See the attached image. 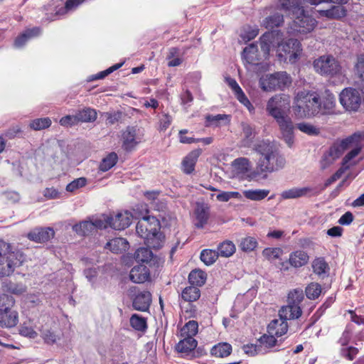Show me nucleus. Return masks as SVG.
Wrapping results in <instances>:
<instances>
[{
	"label": "nucleus",
	"mask_w": 364,
	"mask_h": 364,
	"mask_svg": "<svg viewBox=\"0 0 364 364\" xmlns=\"http://www.w3.org/2000/svg\"><path fill=\"white\" fill-rule=\"evenodd\" d=\"M280 39L278 33L267 32L260 38V46L264 58L266 59L270 51L277 44L276 55L281 62L295 63L302 54L301 43L296 39H289L285 42L279 43Z\"/></svg>",
	"instance_id": "1"
},
{
	"label": "nucleus",
	"mask_w": 364,
	"mask_h": 364,
	"mask_svg": "<svg viewBox=\"0 0 364 364\" xmlns=\"http://www.w3.org/2000/svg\"><path fill=\"white\" fill-rule=\"evenodd\" d=\"M254 149L260 156L257 164L260 172H272L284 166L285 159L279 154L274 144L261 141L255 146Z\"/></svg>",
	"instance_id": "2"
},
{
	"label": "nucleus",
	"mask_w": 364,
	"mask_h": 364,
	"mask_svg": "<svg viewBox=\"0 0 364 364\" xmlns=\"http://www.w3.org/2000/svg\"><path fill=\"white\" fill-rule=\"evenodd\" d=\"M293 112L300 119L311 118L319 114V95L309 90L299 91L294 96Z\"/></svg>",
	"instance_id": "3"
},
{
	"label": "nucleus",
	"mask_w": 364,
	"mask_h": 364,
	"mask_svg": "<svg viewBox=\"0 0 364 364\" xmlns=\"http://www.w3.org/2000/svg\"><path fill=\"white\" fill-rule=\"evenodd\" d=\"M24 262L23 255L11 245L0 240V278L11 277Z\"/></svg>",
	"instance_id": "4"
},
{
	"label": "nucleus",
	"mask_w": 364,
	"mask_h": 364,
	"mask_svg": "<svg viewBox=\"0 0 364 364\" xmlns=\"http://www.w3.org/2000/svg\"><path fill=\"white\" fill-rule=\"evenodd\" d=\"M364 139V133L357 132L353 135L335 142L328 149L327 153L323 156L321 166L325 168L344 152L349 149V146L356 144L358 140Z\"/></svg>",
	"instance_id": "5"
},
{
	"label": "nucleus",
	"mask_w": 364,
	"mask_h": 364,
	"mask_svg": "<svg viewBox=\"0 0 364 364\" xmlns=\"http://www.w3.org/2000/svg\"><path fill=\"white\" fill-rule=\"evenodd\" d=\"M143 211L138 213V209L134 210L135 217L140 218L136 227V233L143 239L149 237L159 230L160 224L159 220L154 217L148 215V208L146 205L141 206Z\"/></svg>",
	"instance_id": "6"
},
{
	"label": "nucleus",
	"mask_w": 364,
	"mask_h": 364,
	"mask_svg": "<svg viewBox=\"0 0 364 364\" xmlns=\"http://www.w3.org/2000/svg\"><path fill=\"white\" fill-rule=\"evenodd\" d=\"M259 82L263 91L272 92L277 90H282L290 86L291 78L286 72H278L262 75Z\"/></svg>",
	"instance_id": "7"
},
{
	"label": "nucleus",
	"mask_w": 364,
	"mask_h": 364,
	"mask_svg": "<svg viewBox=\"0 0 364 364\" xmlns=\"http://www.w3.org/2000/svg\"><path fill=\"white\" fill-rule=\"evenodd\" d=\"M289 108L290 97L284 94H277L269 99L266 111L269 116L277 120L288 116Z\"/></svg>",
	"instance_id": "8"
},
{
	"label": "nucleus",
	"mask_w": 364,
	"mask_h": 364,
	"mask_svg": "<svg viewBox=\"0 0 364 364\" xmlns=\"http://www.w3.org/2000/svg\"><path fill=\"white\" fill-rule=\"evenodd\" d=\"M317 26V21L305 12L304 9L293 15V21L290 28L298 35H306L311 33Z\"/></svg>",
	"instance_id": "9"
},
{
	"label": "nucleus",
	"mask_w": 364,
	"mask_h": 364,
	"mask_svg": "<svg viewBox=\"0 0 364 364\" xmlns=\"http://www.w3.org/2000/svg\"><path fill=\"white\" fill-rule=\"evenodd\" d=\"M315 70L323 75H336L341 73V66L332 55H324L314 61Z\"/></svg>",
	"instance_id": "10"
},
{
	"label": "nucleus",
	"mask_w": 364,
	"mask_h": 364,
	"mask_svg": "<svg viewBox=\"0 0 364 364\" xmlns=\"http://www.w3.org/2000/svg\"><path fill=\"white\" fill-rule=\"evenodd\" d=\"M231 174L232 177L241 180L252 179L254 174L250 161L245 157L235 159L231 163Z\"/></svg>",
	"instance_id": "11"
},
{
	"label": "nucleus",
	"mask_w": 364,
	"mask_h": 364,
	"mask_svg": "<svg viewBox=\"0 0 364 364\" xmlns=\"http://www.w3.org/2000/svg\"><path fill=\"white\" fill-rule=\"evenodd\" d=\"M277 7H266L260 11L262 20L260 21L261 26L267 29H274L281 26L284 23V16L276 11Z\"/></svg>",
	"instance_id": "12"
},
{
	"label": "nucleus",
	"mask_w": 364,
	"mask_h": 364,
	"mask_svg": "<svg viewBox=\"0 0 364 364\" xmlns=\"http://www.w3.org/2000/svg\"><path fill=\"white\" fill-rule=\"evenodd\" d=\"M340 102L348 111H357L361 103V97L358 90L346 88L340 94Z\"/></svg>",
	"instance_id": "13"
},
{
	"label": "nucleus",
	"mask_w": 364,
	"mask_h": 364,
	"mask_svg": "<svg viewBox=\"0 0 364 364\" xmlns=\"http://www.w3.org/2000/svg\"><path fill=\"white\" fill-rule=\"evenodd\" d=\"M103 220L107 221L108 226L117 230H124L132 223L133 215L129 211H121L112 217L102 216Z\"/></svg>",
	"instance_id": "14"
},
{
	"label": "nucleus",
	"mask_w": 364,
	"mask_h": 364,
	"mask_svg": "<svg viewBox=\"0 0 364 364\" xmlns=\"http://www.w3.org/2000/svg\"><path fill=\"white\" fill-rule=\"evenodd\" d=\"M275 121L279 126L281 138L291 147L294 142V125L291 119L289 116H284Z\"/></svg>",
	"instance_id": "15"
},
{
	"label": "nucleus",
	"mask_w": 364,
	"mask_h": 364,
	"mask_svg": "<svg viewBox=\"0 0 364 364\" xmlns=\"http://www.w3.org/2000/svg\"><path fill=\"white\" fill-rule=\"evenodd\" d=\"M108 227L107 221L103 220L102 216L93 221L85 220L73 226V229L79 235H87L95 229H102Z\"/></svg>",
	"instance_id": "16"
},
{
	"label": "nucleus",
	"mask_w": 364,
	"mask_h": 364,
	"mask_svg": "<svg viewBox=\"0 0 364 364\" xmlns=\"http://www.w3.org/2000/svg\"><path fill=\"white\" fill-rule=\"evenodd\" d=\"M225 82L232 90L237 100L243 105L250 113H253L255 107L250 102L236 80L231 77H225Z\"/></svg>",
	"instance_id": "17"
},
{
	"label": "nucleus",
	"mask_w": 364,
	"mask_h": 364,
	"mask_svg": "<svg viewBox=\"0 0 364 364\" xmlns=\"http://www.w3.org/2000/svg\"><path fill=\"white\" fill-rule=\"evenodd\" d=\"M363 140V139L358 140L356 144L349 146V149H352L343 159L342 166L340 168L343 173L358 163L359 160L358 156L361 150V141Z\"/></svg>",
	"instance_id": "18"
},
{
	"label": "nucleus",
	"mask_w": 364,
	"mask_h": 364,
	"mask_svg": "<svg viewBox=\"0 0 364 364\" xmlns=\"http://www.w3.org/2000/svg\"><path fill=\"white\" fill-rule=\"evenodd\" d=\"M195 225L202 228L207 223L209 218V207L204 203H196L193 212Z\"/></svg>",
	"instance_id": "19"
},
{
	"label": "nucleus",
	"mask_w": 364,
	"mask_h": 364,
	"mask_svg": "<svg viewBox=\"0 0 364 364\" xmlns=\"http://www.w3.org/2000/svg\"><path fill=\"white\" fill-rule=\"evenodd\" d=\"M201 152V149H199L193 150L183 159L181 168L185 173L191 174L194 171L196 164Z\"/></svg>",
	"instance_id": "20"
},
{
	"label": "nucleus",
	"mask_w": 364,
	"mask_h": 364,
	"mask_svg": "<svg viewBox=\"0 0 364 364\" xmlns=\"http://www.w3.org/2000/svg\"><path fill=\"white\" fill-rule=\"evenodd\" d=\"M54 236V230L50 228H36L28 235V237L34 242H44Z\"/></svg>",
	"instance_id": "21"
},
{
	"label": "nucleus",
	"mask_w": 364,
	"mask_h": 364,
	"mask_svg": "<svg viewBox=\"0 0 364 364\" xmlns=\"http://www.w3.org/2000/svg\"><path fill=\"white\" fill-rule=\"evenodd\" d=\"M242 58L247 63L251 65H256L258 63L259 60L264 58V54L262 55V57H261L258 53L257 46L254 43H252L244 48Z\"/></svg>",
	"instance_id": "22"
},
{
	"label": "nucleus",
	"mask_w": 364,
	"mask_h": 364,
	"mask_svg": "<svg viewBox=\"0 0 364 364\" xmlns=\"http://www.w3.org/2000/svg\"><path fill=\"white\" fill-rule=\"evenodd\" d=\"M18 312L15 309H11L9 311L0 312V326L1 327H14L18 323Z\"/></svg>",
	"instance_id": "23"
},
{
	"label": "nucleus",
	"mask_w": 364,
	"mask_h": 364,
	"mask_svg": "<svg viewBox=\"0 0 364 364\" xmlns=\"http://www.w3.org/2000/svg\"><path fill=\"white\" fill-rule=\"evenodd\" d=\"M287 321L280 316L279 318L272 321L268 326V333L277 337L283 336L288 330Z\"/></svg>",
	"instance_id": "24"
},
{
	"label": "nucleus",
	"mask_w": 364,
	"mask_h": 364,
	"mask_svg": "<svg viewBox=\"0 0 364 364\" xmlns=\"http://www.w3.org/2000/svg\"><path fill=\"white\" fill-rule=\"evenodd\" d=\"M312 192L309 187H293L282 191L280 194L282 200L295 199L306 196Z\"/></svg>",
	"instance_id": "25"
},
{
	"label": "nucleus",
	"mask_w": 364,
	"mask_h": 364,
	"mask_svg": "<svg viewBox=\"0 0 364 364\" xmlns=\"http://www.w3.org/2000/svg\"><path fill=\"white\" fill-rule=\"evenodd\" d=\"M149 277L148 268L144 265L134 267L130 271L129 278L134 283H144Z\"/></svg>",
	"instance_id": "26"
},
{
	"label": "nucleus",
	"mask_w": 364,
	"mask_h": 364,
	"mask_svg": "<svg viewBox=\"0 0 364 364\" xmlns=\"http://www.w3.org/2000/svg\"><path fill=\"white\" fill-rule=\"evenodd\" d=\"M318 18L334 19L342 18L346 16V11L341 6H332L328 9L317 10Z\"/></svg>",
	"instance_id": "27"
},
{
	"label": "nucleus",
	"mask_w": 364,
	"mask_h": 364,
	"mask_svg": "<svg viewBox=\"0 0 364 364\" xmlns=\"http://www.w3.org/2000/svg\"><path fill=\"white\" fill-rule=\"evenodd\" d=\"M319 114H333L334 112V108L336 106V98L332 94L326 92V95L323 97L321 100L319 98Z\"/></svg>",
	"instance_id": "28"
},
{
	"label": "nucleus",
	"mask_w": 364,
	"mask_h": 364,
	"mask_svg": "<svg viewBox=\"0 0 364 364\" xmlns=\"http://www.w3.org/2000/svg\"><path fill=\"white\" fill-rule=\"evenodd\" d=\"M151 302V295L150 292L144 291L136 295L133 301V306L136 310L146 311L148 310Z\"/></svg>",
	"instance_id": "29"
},
{
	"label": "nucleus",
	"mask_w": 364,
	"mask_h": 364,
	"mask_svg": "<svg viewBox=\"0 0 364 364\" xmlns=\"http://www.w3.org/2000/svg\"><path fill=\"white\" fill-rule=\"evenodd\" d=\"M309 259L308 254L304 250H296L290 253L289 262L291 266L299 268L306 265Z\"/></svg>",
	"instance_id": "30"
},
{
	"label": "nucleus",
	"mask_w": 364,
	"mask_h": 364,
	"mask_svg": "<svg viewBox=\"0 0 364 364\" xmlns=\"http://www.w3.org/2000/svg\"><path fill=\"white\" fill-rule=\"evenodd\" d=\"M276 6L277 9L289 12L292 16L303 9L301 0H279Z\"/></svg>",
	"instance_id": "31"
},
{
	"label": "nucleus",
	"mask_w": 364,
	"mask_h": 364,
	"mask_svg": "<svg viewBox=\"0 0 364 364\" xmlns=\"http://www.w3.org/2000/svg\"><path fill=\"white\" fill-rule=\"evenodd\" d=\"M242 132L240 141L241 147H250L254 141L255 131L253 127L247 123H242Z\"/></svg>",
	"instance_id": "32"
},
{
	"label": "nucleus",
	"mask_w": 364,
	"mask_h": 364,
	"mask_svg": "<svg viewBox=\"0 0 364 364\" xmlns=\"http://www.w3.org/2000/svg\"><path fill=\"white\" fill-rule=\"evenodd\" d=\"M63 333L58 329L46 328L41 331V337L48 345L58 344L63 338Z\"/></svg>",
	"instance_id": "33"
},
{
	"label": "nucleus",
	"mask_w": 364,
	"mask_h": 364,
	"mask_svg": "<svg viewBox=\"0 0 364 364\" xmlns=\"http://www.w3.org/2000/svg\"><path fill=\"white\" fill-rule=\"evenodd\" d=\"M300 306L289 304L279 310V316L283 319L290 320L298 318L301 315Z\"/></svg>",
	"instance_id": "34"
},
{
	"label": "nucleus",
	"mask_w": 364,
	"mask_h": 364,
	"mask_svg": "<svg viewBox=\"0 0 364 364\" xmlns=\"http://www.w3.org/2000/svg\"><path fill=\"white\" fill-rule=\"evenodd\" d=\"M123 147L126 150H131L140 142V139L136 136V130L134 128H127L123 133Z\"/></svg>",
	"instance_id": "35"
},
{
	"label": "nucleus",
	"mask_w": 364,
	"mask_h": 364,
	"mask_svg": "<svg viewBox=\"0 0 364 364\" xmlns=\"http://www.w3.org/2000/svg\"><path fill=\"white\" fill-rule=\"evenodd\" d=\"M129 243L124 238L116 237L109 240L105 246L109 248L111 252L115 254L122 253L128 249Z\"/></svg>",
	"instance_id": "36"
},
{
	"label": "nucleus",
	"mask_w": 364,
	"mask_h": 364,
	"mask_svg": "<svg viewBox=\"0 0 364 364\" xmlns=\"http://www.w3.org/2000/svg\"><path fill=\"white\" fill-rule=\"evenodd\" d=\"M41 30L39 28H33L25 31L23 33L18 36L15 41L14 46L16 48L22 47L29 39L39 36Z\"/></svg>",
	"instance_id": "37"
},
{
	"label": "nucleus",
	"mask_w": 364,
	"mask_h": 364,
	"mask_svg": "<svg viewBox=\"0 0 364 364\" xmlns=\"http://www.w3.org/2000/svg\"><path fill=\"white\" fill-rule=\"evenodd\" d=\"M206 127H220L229 124L230 117L228 114L207 115L205 117Z\"/></svg>",
	"instance_id": "38"
},
{
	"label": "nucleus",
	"mask_w": 364,
	"mask_h": 364,
	"mask_svg": "<svg viewBox=\"0 0 364 364\" xmlns=\"http://www.w3.org/2000/svg\"><path fill=\"white\" fill-rule=\"evenodd\" d=\"M144 241L149 248L159 249L164 244V236L159 230L155 232H152L151 235L146 237Z\"/></svg>",
	"instance_id": "39"
},
{
	"label": "nucleus",
	"mask_w": 364,
	"mask_h": 364,
	"mask_svg": "<svg viewBox=\"0 0 364 364\" xmlns=\"http://www.w3.org/2000/svg\"><path fill=\"white\" fill-rule=\"evenodd\" d=\"M242 193L247 199L259 201L269 195V191L267 189H248L245 190Z\"/></svg>",
	"instance_id": "40"
},
{
	"label": "nucleus",
	"mask_w": 364,
	"mask_h": 364,
	"mask_svg": "<svg viewBox=\"0 0 364 364\" xmlns=\"http://www.w3.org/2000/svg\"><path fill=\"white\" fill-rule=\"evenodd\" d=\"M284 251L280 247H266L262 252V257L269 262L280 259Z\"/></svg>",
	"instance_id": "41"
},
{
	"label": "nucleus",
	"mask_w": 364,
	"mask_h": 364,
	"mask_svg": "<svg viewBox=\"0 0 364 364\" xmlns=\"http://www.w3.org/2000/svg\"><path fill=\"white\" fill-rule=\"evenodd\" d=\"M183 339L176 346L178 351L188 353L192 351L197 346V341L194 338L182 337Z\"/></svg>",
	"instance_id": "42"
},
{
	"label": "nucleus",
	"mask_w": 364,
	"mask_h": 364,
	"mask_svg": "<svg viewBox=\"0 0 364 364\" xmlns=\"http://www.w3.org/2000/svg\"><path fill=\"white\" fill-rule=\"evenodd\" d=\"M200 296V291L197 287L190 286L186 287L182 293L181 297L185 301L193 302L197 301Z\"/></svg>",
	"instance_id": "43"
},
{
	"label": "nucleus",
	"mask_w": 364,
	"mask_h": 364,
	"mask_svg": "<svg viewBox=\"0 0 364 364\" xmlns=\"http://www.w3.org/2000/svg\"><path fill=\"white\" fill-rule=\"evenodd\" d=\"M232 351V346L228 343H221L214 346L211 349V355L224 358L228 356Z\"/></svg>",
	"instance_id": "44"
},
{
	"label": "nucleus",
	"mask_w": 364,
	"mask_h": 364,
	"mask_svg": "<svg viewBox=\"0 0 364 364\" xmlns=\"http://www.w3.org/2000/svg\"><path fill=\"white\" fill-rule=\"evenodd\" d=\"M79 122H91L97 119V112L91 108H85L76 113Z\"/></svg>",
	"instance_id": "45"
},
{
	"label": "nucleus",
	"mask_w": 364,
	"mask_h": 364,
	"mask_svg": "<svg viewBox=\"0 0 364 364\" xmlns=\"http://www.w3.org/2000/svg\"><path fill=\"white\" fill-rule=\"evenodd\" d=\"M198 331V324L196 321H189L181 329V337H191L193 338Z\"/></svg>",
	"instance_id": "46"
},
{
	"label": "nucleus",
	"mask_w": 364,
	"mask_h": 364,
	"mask_svg": "<svg viewBox=\"0 0 364 364\" xmlns=\"http://www.w3.org/2000/svg\"><path fill=\"white\" fill-rule=\"evenodd\" d=\"M190 283L196 286H202L206 280V274L200 269H194L191 272L188 276Z\"/></svg>",
	"instance_id": "47"
},
{
	"label": "nucleus",
	"mask_w": 364,
	"mask_h": 364,
	"mask_svg": "<svg viewBox=\"0 0 364 364\" xmlns=\"http://www.w3.org/2000/svg\"><path fill=\"white\" fill-rule=\"evenodd\" d=\"M257 245L258 242L256 238L247 236L241 239L239 247L243 252H250L255 250Z\"/></svg>",
	"instance_id": "48"
},
{
	"label": "nucleus",
	"mask_w": 364,
	"mask_h": 364,
	"mask_svg": "<svg viewBox=\"0 0 364 364\" xmlns=\"http://www.w3.org/2000/svg\"><path fill=\"white\" fill-rule=\"evenodd\" d=\"M235 245L232 242L225 241L219 245L217 252L218 253V256L220 255L222 257H228L235 253Z\"/></svg>",
	"instance_id": "49"
},
{
	"label": "nucleus",
	"mask_w": 364,
	"mask_h": 364,
	"mask_svg": "<svg viewBox=\"0 0 364 364\" xmlns=\"http://www.w3.org/2000/svg\"><path fill=\"white\" fill-rule=\"evenodd\" d=\"M118 156L116 153L112 152L107 155L100 163V169L107 171L113 167L117 162Z\"/></svg>",
	"instance_id": "50"
},
{
	"label": "nucleus",
	"mask_w": 364,
	"mask_h": 364,
	"mask_svg": "<svg viewBox=\"0 0 364 364\" xmlns=\"http://www.w3.org/2000/svg\"><path fill=\"white\" fill-rule=\"evenodd\" d=\"M313 271L315 274L321 276L326 274L328 270V265L323 258H316L312 262Z\"/></svg>",
	"instance_id": "51"
},
{
	"label": "nucleus",
	"mask_w": 364,
	"mask_h": 364,
	"mask_svg": "<svg viewBox=\"0 0 364 364\" xmlns=\"http://www.w3.org/2000/svg\"><path fill=\"white\" fill-rule=\"evenodd\" d=\"M153 254L148 247H140L136 250L134 257L137 262H148L152 258Z\"/></svg>",
	"instance_id": "52"
},
{
	"label": "nucleus",
	"mask_w": 364,
	"mask_h": 364,
	"mask_svg": "<svg viewBox=\"0 0 364 364\" xmlns=\"http://www.w3.org/2000/svg\"><path fill=\"white\" fill-rule=\"evenodd\" d=\"M296 128L301 132L309 136H316L320 133L318 128L309 122L298 123Z\"/></svg>",
	"instance_id": "53"
},
{
	"label": "nucleus",
	"mask_w": 364,
	"mask_h": 364,
	"mask_svg": "<svg viewBox=\"0 0 364 364\" xmlns=\"http://www.w3.org/2000/svg\"><path fill=\"white\" fill-rule=\"evenodd\" d=\"M218 257V253L213 250H204L200 253V259L206 265H211Z\"/></svg>",
	"instance_id": "54"
},
{
	"label": "nucleus",
	"mask_w": 364,
	"mask_h": 364,
	"mask_svg": "<svg viewBox=\"0 0 364 364\" xmlns=\"http://www.w3.org/2000/svg\"><path fill=\"white\" fill-rule=\"evenodd\" d=\"M218 201L228 202L231 199L242 200V196L237 191H222L216 196Z\"/></svg>",
	"instance_id": "55"
},
{
	"label": "nucleus",
	"mask_w": 364,
	"mask_h": 364,
	"mask_svg": "<svg viewBox=\"0 0 364 364\" xmlns=\"http://www.w3.org/2000/svg\"><path fill=\"white\" fill-rule=\"evenodd\" d=\"M14 305L15 300L12 296L5 294H0V312L14 309Z\"/></svg>",
	"instance_id": "56"
},
{
	"label": "nucleus",
	"mask_w": 364,
	"mask_h": 364,
	"mask_svg": "<svg viewBox=\"0 0 364 364\" xmlns=\"http://www.w3.org/2000/svg\"><path fill=\"white\" fill-rule=\"evenodd\" d=\"M50 125V119L48 117H44L32 120L29 126L33 130H41L49 127Z\"/></svg>",
	"instance_id": "57"
},
{
	"label": "nucleus",
	"mask_w": 364,
	"mask_h": 364,
	"mask_svg": "<svg viewBox=\"0 0 364 364\" xmlns=\"http://www.w3.org/2000/svg\"><path fill=\"white\" fill-rule=\"evenodd\" d=\"M306 295L309 299H315L319 296L321 293V287L319 284L312 282L306 288Z\"/></svg>",
	"instance_id": "58"
},
{
	"label": "nucleus",
	"mask_w": 364,
	"mask_h": 364,
	"mask_svg": "<svg viewBox=\"0 0 364 364\" xmlns=\"http://www.w3.org/2000/svg\"><path fill=\"white\" fill-rule=\"evenodd\" d=\"M304 299L303 290L301 289H296L291 291L288 295V303L294 305L300 306L301 302Z\"/></svg>",
	"instance_id": "59"
},
{
	"label": "nucleus",
	"mask_w": 364,
	"mask_h": 364,
	"mask_svg": "<svg viewBox=\"0 0 364 364\" xmlns=\"http://www.w3.org/2000/svg\"><path fill=\"white\" fill-rule=\"evenodd\" d=\"M131 326L137 331H144L146 328V320L137 314H134L130 318Z\"/></svg>",
	"instance_id": "60"
},
{
	"label": "nucleus",
	"mask_w": 364,
	"mask_h": 364,
	"mask_svg": "<svg viewBox=\"0 0 364 364\" xmlns=\"http://www.w3.org/2000/svg\"><path fill=\"white\" fill-rule=\"evenodd\" d=\"M6 290L15 295H21L26 291V287L23 284L9 283L6 286Z\"/></svg>",
	"instance_id": "61"
},
{
	"label": "nucleus",
	"mask_w": 364,
	"mask_h": 364,
	"mask_svg": "<svg viewBox=\"0 0 364 364\" xmlns=\"http://www.w3.org/2000/svg\"><path fill=\"white\" fill-rule=\"evenodd\" d=\"M259 33L257 28L247 27L241 31L240 37L245 41H249L254 39Z\"/></svg>",
	"instance_id": "62"
},
{
	"label": "nucleus",
	"mask_w": 364,
	"mask_h": 364,
	"mask_svg": "<svg viewBox=\"0 0 364 364\" xmlns=\"http://www.w3.org/2000/svg\"><path fill=\"white\" fill-rule=\"evenodd\" d=\"M259 341L265 348H271L277 345V340L273 334H264L260 337Z\"/></svg>",
	"instance_id": "63"
},
{
	"label": "nucleus",
	"mask_w": 364,
	"mask_h": 364,
	"mask_svg": "<svg viewBox=\"0 0 364 364\" xmlns=\"http://www.w3.org/2000/svg\"><path fill=\"white\" fill-rule=\"evenodd\" d=\"M87 180L85 178L81 177L75 179L66 186V190L69 192H74L80 188L84 187L86 185Z\"/></svg>",
	"instance_id": "64"
}]
</instances>
